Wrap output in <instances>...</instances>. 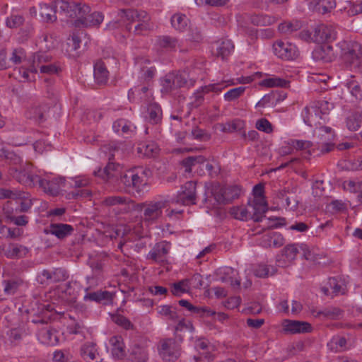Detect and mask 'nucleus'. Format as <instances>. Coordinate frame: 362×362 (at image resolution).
Masks as SVG:
<instances>
[{"mask_svg": "<svg viewBox=\"0 0 362 362\" xmlns=\"http://www.w3.org/2000/svg\"><path fill=\"white\" fill-rule=\"evenodd\" d=\"M301 28V23L299 21L284 22L279 25V30L281 33L290 34Z\"/></svg>", "mask_w": 362, "mask_h": 362, "instance_id": "49530a36", "label": "nucleus"}, {"mask_svg": "<svg viewBox=\"0 0 362 362\" xmlns=\"http://www.w3.org/2000/svg\"><path fill=\"white\" fill-rule=\"evenodd\" d=\"M102 203L106 206L123 205L128 203V199L122 196H110L105 198Z\"/></svg>", "mask_w": 362, "mask_h": 362, "instance_id": "09e8293b", "label": "nucleus"}, {"mask_svg": "<svg viewBox=\"0 0 362 362\" xmlns=\"http://www.w3.org/2000/svg\"><path fill=\"white\" fill-rule=\"evenodd\" d=\"M168 253L167 245L165 243H159L150 251L147 258L152 259L155 262L163 263L165 262Z\"/></svg>", "mask_w": 362, "mask_h": 362, "instance_id": "dca6fc26", "label": "nucleus"}, {"mask_svg": "<svg viewBox=\"0 0 362 362\" xmlns=\"http://www.w3.org/2000/svg\"><path fill=\"white\" fill-rule=\"evenodd\" d=\"M25 58V53L23 49L18 48L14 49L11 57H10V62L14 64H19Z\"/></svg>", "mask_w": 362, "mask_h": 362, "instance_id": "774afa93", "label": "nucleus"}, {"mask_svg": "<svg viewBox=\"0 0 362 362\" xmlns=\"http://www.w3.org/2000/svg\"><path fill=\"white\" fill-rule=\"evenodd\" d=\"M103 15L100 12L88 13L84 16L82 20H76L75 26L78 27L82 25L84 27H93L99 25L103 21Z\"/></svg>", "mask_w": 362, "mask_h": 362, "instance_id": "a211bd4d", "label": "nucleus"}, {"mask_svg": "<svg viewBox=\"0 0 362 362\" xmlns=\"http://www.w3.org/2000/svg\"><path fill=\"white\" fill-rule=\"evenodd\" d=\"M224 187L217 185L213 187L212 194L218 204H226L225 196L223 194Z\"/></svg>", "mask_w": 362, "mask_h": 362, "instance_id": "338daca9", "label": "nucleus"}, {"mask_svg": "<svg viewBox=\"0 0 362 362\" xmlns=\"http://www.w3.org/2000/svg\"><path fill=\"white\" fill-rule=\"evenodd\" d=\"M194 348L198 354L194 356L196 362H211L216 357V346L210 341H195Z\"/></svg>", "mask_w": 362, "mask_h": 362, "instance_id": "7ed1b4c3", "label": "nucleus"}, {"mask_svg": "<svg viewBox=\"0 0 362 362\" xmlns=\"http://www.w3.org/2000/svg\"><path fill=\"white\" fill-rule=\"evenodd\" d=\"M327 346L332 352H341L348 349L346 341H329Z\"/></svg>", "mask_w": 362, "mask_h": 362, "instance_id": "bf43d9fd", "label": "nucleus"}, {"mask_svg": "<svg viewBox=\"0 0 362 362\" xmlns=\"http://www.w3.org/2000/svg\"><path fill=\"white\" fill-rule=\"evenodd\" d=\"M153 29V23L151 21V18L146 13V18H141L134 27V33L135 35H143Z\"/></svg>", "mask_w": 362, "mask_h": 362, "instance_id": "e433bc0d", "label": "nucleus"}, {"mask_svg": "<svg viewBox=\"0 0 362 362\" xmlns=\"http://www.w3.org/2000/svg\"><path fill=\"white\" fill-rule=\"evenodd\" d=\"M73 8L74 12L76 13L75 18H77L76 20H82L91 11L88 4L82 2L75 1Z\"/></svg>", "mask_w": 362, "mask_h": 362, "instance_id": "79ce46f5", "label": "nucleus"}, {"mask_svg": "<svg viewBox=\"0 0 362 362\" xmlns=\"http://www.w3.org/2000/svg\"><path fill=\"white\" fill-rule=\"evenodd\" d=\"M197 198L196 183L192 181L185 182L177 193L175 202L184 205L195 204Z\"/></svg>", "mask_w": 362, "mask_h": 362, "instance_id": "423d86ee", "label": "nucleus"}, {"mask_svg": "<svg viewBox=\"0 0 362 362\" xmlns=\"http://www.w3.org/2000/svg\"><path fill=\"white\" fill-rule=\"evenodd\" d=\"M298 253L297 245H286L281 251V255L276 257L278 265L281 267H288L296 257Z\"/></svg>", "mask_w": 362, "mask_h": 362, "instance_id": "9b49d317", "label": "nucleus"}, {"mask_svg": "<svg viewBox=\"0 0 362 362\" xmlns=\"http://www.w3.org/2000/svg\"><path fill=\"white\" fill-rule=\"evenodd\" d=\"M314 137L316 139L317 148L320 150L321 153H329L334 149L333 141L335 134L331 127L326 126L316 127L314 131Z\"/></svg>", "mask_w": 362, "mask_h": 362, "instance_id": "f257e3e1", "label": "nucleus"}, {"mask_svg": "<svg viewBox=\"0 0 362 362\" xmlns=\"http://www.w3.org/2000/svg\"><path fill=\"white\" fill-rule=\"evenodd\" d=\"M317 109H319V112L325 117L326 115L329 113V112L334 108V105L332 103H329L327 100H322L319 102L315 103Z\"/></svg>", "mask_w": 362, "mask_h": 362, "instance_id": "0e129e2a", "label": "nucleus"}, {"mask_svg": "<svg viewBox=\"0 0 362 362\" xmlns=\"http://www.w3.org/2000/svg\"><path fill=\"white\" fill-rule=\"evenodd\" d=\"M157 311L160 315L166 317L168 320L177 321L179 320V316L177 313L176 309L170 305H160L157 308Z\"/></svg>", "mask_w": 362, "mask_h": 362, "instance_id": "ea45409f", "label": "nucleus"}, {"mask_svg": "<svg viewBox=\"0 0 362 362\" xmlns=\"http://www.w3.org/2000/svg\"><path fill=\"white\" fill-rule=\"evenodd\" d=\"M160 358L165 362H170L178 358L180 349L177 341H162L158 346Z\"/></svg>", "mask_w": 362, "mask_h": 362, "instance_id": "39448f33", "label": "nucleus"}, {"mask_svg": "<svg viewBox=\"0 0 362 362\" xmlns=\"http://www.w3.org/2000/svg\"><path fill=\"white\" fill-rule=\"evenodd\" d=\"M170 21L172 26L180 32L184 31L189 23V20L186 16L180 13L174 14Z\"/></svg>", "mask_w": 362, "mask_h": 362, "instance_id": "4c0bfd02", "label": "nucleus"}, {"mask_svg": "<svg viewBox=\"0 0 362 362\" xmlns=\"http://www.w3.org/2000/svg\"><path fill=\"white\" fill-rule=\"evenodd\" d=\"M226 204L229 203L232 200L236 199L239 196L240 190L237 187H223Z\"/></svg>", "mask_w": 362, "mask_h": 362, "instance_id": "13d9d810", "label": "nucleus"}, {"mask_svg": "<svg viewBox=\"0 0 362 362\" xmlns=\"http://www.w3.org/2000/svg\"><path fill=\"white\" fill-rule=\"evenodd\" d=\"M40 309L42 310V315L40 317L38 316L36 318L33 319L32 322L35 324H46L47 323V321L49 319V316H48L47 314L49 311L52 310V306L49 304H47L46 305H42Z\"/></svg>", "mask_w": 362, "mask_h": 362, "instance_id": "6e6d98bb", "label": "nucleus"}, {"mask_svg": "<svg viewBox=\"0 0 362 362\" xmlns=\"http://www.w3.org/2000/svg\"><path fill=\"white\" fill-rule=\"evenodd\" d=\"M273 51L276 56L284 60H293L298 57L299 54L294 44L282 40L274 43Z\"/></svg>", "mask_w": 362, "mask_h": 362, "instance_id": "20e7f679", "label": "nucleus"}, {"mask_svg": "<svg viewBox=\"0 0 362 362\" xmlns=\"http://www.w3.org/2000/svg\"><path fill=\"white\" fill-rule=\"evenodd\" d=\"M74 231V228L69 224L64 223H52L49 226V232L59 239L71 235Z\"/></svg>", "mask_w": 362, "mask_h": 362, "instance_id": "a878e982", "label": "nucleus"}, {"mask_svg": "<svg viewBox=\"0 0 362 362\" xmlns=\"http://www.w3.org/2000/svg\"><path fill=\"white\" fill-rule=\"evenodd\" d=\"M286 95H281L278 91H272L265 95L256 105V107H275L280 101L283 100Z\"/></svg>", "mask_w": 362, "mask_h": 362, "instance_id": "6ab92c4d", "label": "nucleus"}, {"mask_svg": "<svg viewBox=\"0 0 362 362\" xmlns=\"http://www.w3.org/2000/svg\"><path fill=\"white\" fill-rule=\"evenodd\" d=\"M245 90V87L244 86L230 89L224 94V99L228 102L233 101L240 98L244 93Z\"/></svg>", "mask_w": 362, "mask_h": 362, "instance_id": "5fc2aeb1", "label": "nucleus"}, {"mask_svg": "<svg viewBox=\"0 0 362 362\" xmlns=\"http://www.w3.org/2000/svg\"><path fill=\"white\" fill-rule=\"evenodd\" d=\"M334 37V32L331 26L320 25L315 28V40L320 43L328 41Z\"/></svg>", "mask_w": 362, "mask_h": 362, "instance_id": "5701e85b", "label": "nucleus"}, {"mask_svg": "<svg viewBox=\"0 0 362 362\" xmlns=\"http://www.w3.org/2000/svg\"><path fill=\"white\" fill-rule=\"evenodd\" d=\"M94 78L98 84H105L109 78V71L101 60L97 61L94 65Z\"/></svg>", "mask_w": 362, "mask_h": 362, "instance_id": "b1692460", "label": "nucleus"}, {"mask_svg": "<svg viewBox=\"0 0 362 362\" xmlns=\"http://www.w3.org/2000/svg\"><path fill=\"white\" fill-rule=\"evenodd\" d=\"M64 183V178H54L52 180H47L43 179L40 187L42 190L52 196H57L59 194L60 191L61 185Z\"/></svg>", "mask_w": 362, "mask_h": 362, "instance_id": "f3484780", "label": "nucleus"}, {"mask_svg": "<svg viewBox=\"0 0 362 362\" xmlns=\"http://www.w3.org/2000/svg\"><path fill=\"white\" fill-rule=\"evenodd\" d=\"M130 232V229L124 226H119L109 231H106V236L110 239H117L118 238H124Z\"/></svg>", "mask_w": 362, "mask_h": 362, "instance_id": "c03bdc74", "label": "nucleus"}, {"mask_svg": "<svg viewBox=\"0 0 362 362\" xmlns=\"http://www.w3.org/2000/svg\"><path fill=\"white\" fill-rule=\"evenodd\" d=\"M74 1L66 0H55L54 6L57 9L59 8L61 12L64 13L66 16L75 18L76 13L74 12L73 6L74 5Z\"/></svg>", "mask_w": 362, "mask_h": 362, "instance_id": "72a5a7b5", "label": "nucleus"}, {"mask_svg": "<svg viewBox=\"0 0 362 362\" xmlns=\"http://www.w3.org/2000/svg\"><path fill=\"white\" fill-rule=\"evenodd\" d=\"M187 40L192 42L199 43L203 40V34L195 25H190L187 35Z\"/></svg>", "mask_w": 362, "mask_h": 362, "instance_id": "3c124183", "label": "nucleus"}, {"mask_svg": "<svg viewBox=\"0 0 362 362\" xmlns=\"http://www.w3.org/2000/svg\"><path fill=\"white\" fill-rule=\"evenodd\" d=\"M107 349H110L112 356L116 358H122L126 356L128 350L124 341H110Z\"/></svg>", "mask_w": 362, "mask_h": 362, "instance_id": "2f4dec72", "label": "nucleus"}, {"mask_svg": "<svg viewBox=\"0 0 362 362\" xmlns=\"http://www.w3.org/2000/svg\"><path fill=\"white\" fill-rule=\"evenodd\" d=\"M51 57L45 52H37L33 54L30 63V71L33 73H37V69L49 62Z\"/></svg>", "mask_w": 362, "mask_h": 362, "instance_id": "c756f323", "label": "nucleus"}, {"mask_svg": "<svg viewBox=\"0 0 362 362\" xmlns=\"http://www.w3.org/2000/svg\"><path fill=\"white\" fill-rule=\"evenodd\" d=\"M57 7L54 6V1L49 6L47 4H40L39 14L47 23H53L57 20Z\"/></svg>", "mask_w": 362, "mask_h": 362, "instance_id": "bb28decb", "label": "nucleus"}, {"mask_svg": "<svg viewBox=\"0 0 362 362\" xmlns=\"http://www.w3.org/2000/svg\"><path fill=\"white\" fill-rule=\"evenodd\" d=\"M303 119L305 123H306L309 126L321 124V120H325V117H322V116L319 112V109H317L315 103L313 104L306 106L303 110Z\"/></svg>", "mask_w": 362, "mask_h": 362, "instance_id": "f8f14e48", "label": "nucleus"}, {"mask_svg": "<svg viewBox=\"0 0 362 362\" xmlns=\"http://www.w3.org/2000/svg\"><path fill=\"white\" fill-rule=\"evenodd\" d=\"M255 127L258 130L264 132L267 134H270L273 132V127L271 122L265 118L258 119L256 122Z\"/></svg>", "mask_w": 362, "mask_h": 362, "instance_id": "e2e57ef3", "label": "nucleus"}, {"mask_svg": "<svg viewBox=\"0 0 362 362\" xmlns=\"http://www.w3.org/2000/svg\"><path fill=\"white\" fill-rule=\"evenodd\" d=\"M168 201L159 200L150 202L144 211L145 221H154L159 218L163 214V209L167 206Z\"/></svg>", "mask_w": 362, "mask_h": 362, "instance_id": "1a4fd4ad", "label": "nucleus"}, {"mask_svg": "<svg viewBox=\"0 0 362 362\" xmlns=\"http://www.w3.org/2000/svg\"><path fill=\"white\" fill-rule=\"evenodd\" d=\"M149 121L152 124H158L161 119L162 110L157 104H150L148 107Z\"/></svg>", "mask_w": 362, "mask_h": 362, "instance_id": "37998d69", "label": "nucleus"}, {"mask_svg": "<svg viewBox=\"0 0 362 362\" xmlns=\"http://www.w3.org/2000/svg\"><path fill=\"white\" fill-rule=\"evenodd\" d=\"M129 342L127 353L132 356V359L136 362H146L148 357L145 347L137 341H129Z\"/></svg>", "mask_w": 362, "mask_h": 362, "instance_id": "4468645a", "label": "nucleus"}, {"mask_svg": "<svg viewBox=\"0 0 362 362\" xmlns=\"http://www.w3.org/2000/svg\"><path fill=\"white\" fill-rule=\"evenodd\" d=\"M233 48V42L230 40L228 39L216 42L213 47V49H215V51H214V54L217 57H221L223 59L231 53Z\"/></svg>", "mask_w": 362, "mask_h": 362, "instance_id": "aec40b11", "label": "nucleus"}, {"mask_svg": "<svg viewBox=\"0 0 362 362\" xmlns=\"http://www.w3.org/2000/svg\"><path fill=\"white\" fill-rule=\"evenodd\" d=\"M248 220L259 222L264 217L267 211V204L265 200L253 199L246 206Z\"/></svg>", "mask_w": 362, "mask_h": 362, "instance_id": "0eeeda50", "label": "nucleus"}, {"mask_svg": "<svg viewBox=\"0 0 362 362\" xmlns=\"http://www.w3.org/2000/svg\"><path fill=\"white\" fill-rule=\"evenodd\" d=\"M206 161V159L202 156H189L181 161L182 165L185 168L186 173H190L192 171V166L197 164H203Z\"/></svg>", "mask_w": 362, "mask_h": 362, "instance_id": "58836bf2", "label": "nucleus"}, {"mask_svg": "<svg viewBox=\"0 0 362 362\" xmlns=\"http://www.w3.org/2000/svg\"><path fill=\"white\" fill-rule=\"evenodd\" d=\"M111 294L108 291H96L90 293H87L84 296L86 300H89L92 301L100 302L104 299H109Z\"/></svg>", "mask_w": 362, "mask_h": 362, "instance_id": "864d4df0", "label": "nucleus"}, {"mask_svg": "<svg viewBox=\"0 0 362 362\" xmlns=\"http://www.w3.org/2000/svg\"><path fill=\"white\" fill-rule=\"evenodd\" d=\"M149 170L137 168L132 170V189L137 193L141 192L143 188L147 184L146 176Z\"/></svg>", "mask_w": 362, "mask_h": 362, "instance_id": "ddd939ff", "label": "nucleus"}, {"mask_svg": "<svg viewBox=\"0 0 362 362\" xmlns=\"http://www.w3.org/2000/svg\"><path fill=\"white\" fill-rule=\"evenodd\" d=\"M343 310L337 307H328L320 310L315 315V317L322 316L324 318L330 320H337L341 317Z\"/></svg>", "mask_w": 362, "mask_h": 362, "instance_id": "c9c22d12", "label": "nucleus"}, {"mask_svg": "<svg viewBox=\"0 0 362 362\" xmlns=\"http://www.w3.org/2000/svg\"><path fill=\"white\" fill-rule=\"evenodd\" d=\"M150 61L144 58H137L136 64L140 66L141 78L145 81L152 79L155 74V69L153 67H148Z\"/></svg>", "mask_w": 362, "mask_h": 362, "instance_id": "7c9ffc66", "label": "nucleus"}, {"mask_svg": "<svg viewBox=\"0 0 362 362\" xmlns=\"http://www.w3.org/2000/svg\"><path fill=\"white\" fill-rule=\"evenodd\" d=\"M28 252V249L18 244H9L6 257L8 259H20L24 257Z\"/></svg>", "mask_w": 362, "mask_h": 362, "instance_id": "c85d7f7f", "label": "nucleus"}, {"mask_svg": "<svg viewBox=\"0 0 362 362\" xmlns=\"http://www.w3.org/2000/svg\"><path fill=\"white\" fill-rule=\"evenodd\" d=\"M229 212L236 219L241 221L248 220L246 206H233L230 209Z\"/></svg>", "mask_w": 362, "mask_h": 362, "instance_id": "8fccbe9b", "label": "nucleus"}, {"mask_svg": "<svg viewBox=\"0 0 362 362\" xmlns=\"http://www.w3.org/2000/svg\"><path fill=\"white\" fill-rule=\"evenodd\" d=\"M187 84L185 76L180 73H170L162 81V85L165 92L182 88Z\"/></svg>", "mask_w": 362, "mask_h": 362, "instance_id": "9d476101", "label": "nucleus"}, {"mask_svg": "<svg viewBox=\"0 0 362 362\" xmlns=\"http://www.w3.org/2000/svg\"><path fill=\"white\" fill-rule=\"evenodd\" d=\"M346 127L350 131H358L362 124V114L359 112H351L346 120Z\"/></svg>", "mask_w": 362, "mask_h": 362, "instance_id": "f704fd0d", "label": "nucleus"}, {"mask_svg": "<svg viewBox=\"0 0 362 362\" xmlns=\"http://www.w3.org/2000/svg\"><path fill=\"white\" fill-rule=\"evenodd\" d=\"M178 303L180 306L187 308L189 311L200 314L202 316H212L216 314V312L206 308V307H197L194 306L187 300H180Z\"/></svg>", "mask_w": 362, "mask_h": 362, "instance_id": "cd10ccee", "label": "nucleus"}, {"mask_svg": "<svg viewBox=\"0 0 362 362\" xmlns=\"http://www.w3.org/2000/svg\"><path fill=\"white\" fill-rule=\"evenodd\" d=\"M313 57L315 59L325 62H332L334 58L333 48L331 45H324L315 49Z\"/></svg>", "mask_w": 362, "mask_h": 362, "instance_id": "393cba45", "label": "nucleus"}, {"mask_svg": "<svg viewBox=\"0 0 362 362\" xmlns=\"http://www.w3.org/2000/svg\"><path fill=\"white\" fill-rule=\"evenodd\" d=\"M244 127V122L240 119H234L231 122H227L223 126V131L224 132L232 133L237 131H240Z\"/></svg>", "mask_w": 362, "mask_h": 362, "instance_id": "603ef678", "label": "nucleus"}, {"mask_svg": "<svg viewBox=\"0 0 362 362\" xmlns=\"http://www.w3.org/2000/svg\"><path fill=\"white\" fill-rule=\"evenodd\" d=\"M48 109L49 107L45 105L33 106L26 112V117L37 123H41L45 120V114Z\"/></svg>", "mask_w": 362, "mask_h": 362, "instance_id": "4be33fe9", "label": "nucleus"}, {"mask_svg": "<svg viewBox=\"0 0 362 362\" xmlns=\"http://www.w3.org/2000/svg\"><path fill=\"white\" fill-rule=\"evenodd\" d=\"M275 21L276 19L274 17L267 15L257 16L252 19L253 23L260 26L269 25L273 24Z\"/></svg>", "mask_w": 362, "mask_h": 362, "instance_id": "4d7b16f0", "label": "nucleus"}, {"mask_svg": "<svg viewBox=\"0 0 362 362\" xmlns=\"http://www.w3.org/2000/svg\"><path fill=\"white\" fill-rule=\"evenodd\" d=\"M95 346L94 342L90 341L86 344L81 349L83 358L88 362H98L102 360Z\"/></svg>", "mask_w": 362, "mask_h": 362, "instance_id": "412c9836", "label": "nucleus"}, {"mask_svg": "<svg viewBox=\"0 0 362 362\" xmlns=\"http://www.w3.org/2000/svg\"><path fill=\"white\" fill-rule=\"evenodd\" d=\"M289 146H291L293 148L297 151L308 150V153L310 155V152L309 149L313 146V144L312 141L307 140H296L293 139L288 142Z\"/></svg>", "mask_w": 362, "mask_h": 362, "instance_id": "de8ad7c7", "label": "nucleus"}, {"mask_svg": "<svg viewBox=\"0 0 362 362\" xmlns=\"http://www.w3.org/2000/svg\"><path fill=\"white\" fill-rule=\"evenodd\" d=\"M157 44L160 47L169 51H175L176 48L180 46L177 38L168 35L158 37Z\"/></svg>", "mask_w": 362, "mask_h": 362, "instance_id": "473e14b6", "label": "nucleus"}, {"mask_svg": "<svg viewBox=\"0 0 362 362\" xmlns=\"http://www.w3.org/2000/svg\"><path fill=\"white\" fill-rule=\"evenodd\" d=\"M118 16L121 18V20L124 21H129V23H134V16H136V10L127 8V9H120L118 11Z\"/></svg>", "mask_w": 362, "mask_h": 362, "instance_id": "680f3d73", "label": "nucleus"}, {"mask_svg": "<svg viewBox=\"0 0 362 362\" xmlns=\"http://www.w3.org/2000/svg\"><path fill=\"white\" fill-rule=\"evenodd\" d=\"M189 280L183 279L172 284L171 292L175 296H180L189 290Z\"/></svg>", "mask_w": 362, "mask_h": 362, "instance_id": "a18cd8bd", "label": "nucleus"}, {"mask_svg": "<svg viewBox=\"0 0 362 362\" xmlns=\"http://www.w3.org/2000/svg\"><path fill=\"white\" fill-rule=\"evenodd\" d=\"M119 173V165L114 163L110 162L103 169H98L94 171L95 176L101 177L105 181H110V180L117 177Z\"/></svg>", "mask_w": 362, "mask_h": 362, "instance_id": "2eb2a0df", "label": "nucleus"}, {"mask_svg": "<svg viewBox=\"0 0 362 362\" xmlns=\"http://www.w3.org/2000/svg\"><path fill=\"white\" fill-rule=\"evenodd\" d=\"M303 256L305 259L313 262L315 264H321L324 263L321 261L323 258L322 254H315L308 248L303 249Z\"/></svg>", "mask_w": 362, "mask_h": 362, "instance_id": "052dcab7", "label": "nucleus"}, {"mask_svg": "<svg viewBox=\"0 0 362 362\" xmlns=\"http://www.w3.org/2000/svg\"><path fill=\"white\" fill-rule=\"evenodd\" d=\"M33 166L30 164H26V168L23 170H20L16 177L19 182L22 183L25 186L30 187H39L41 186L43 179L39 175H35L32 171Z\"/></svg>", "mask_w": 362, "mask_h": 362, "instance_id": "6e6552de", "label": "nucleus"}, {"mask_svg": "<svg viewBox=\"0 0 362 362\" xmlns=\"http://www.w3.org/2000/svg\"><path fill=\"white\" fill-rule=\"evenodd\" d=\"M346 86L350 90L351 93L353 96H354L356 99L361 98V88L356 81L351 79V81L346 83Z\"/></svg>", "mask_w": 362, "mask_h": 362, "instance_id": "69168bd1", "label": "nucleus"}, {"mask_svg": "<svg viewBox=\"0 0 362 362\" xmlns=\"http://www.w3.org/2000/svg\"><path fill=\"white\" fill-rule=\"evenodd\" d=\"M4 214L7 219H8L11 222L13 223L16 226H25L28 223V218L25 216H16L13 214V211L9 209H4Z\"/></svg>", "mask_w": 362, "mask_h": 362, "instance_id": "a19ab883", "label": "nucleus"}, {"mask_svg": "<svg viewBox=\"0 0 362 362\" xmlns=\"http://www.w3.org/2000/svg\"><path fill=\"white\" fill-rule=\"evenodd\" d=\"M343 59L350 64L358 63L362 57V46L357 42L343 40L339 43Z\"/></svg>", "mask_w": 362, "mask_h": 362, "instance_id": "f03ea898", "label": "nucleus"}]
</instances>
